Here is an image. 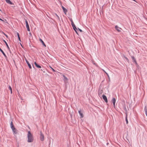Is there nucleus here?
I'll use <instances>...</instances> for the list:
<instances>
[{
    "label": "nucleus",
    "instance_id": "obj_7",
    "mask_svg": "<svg viewBox=\"0 0 147 147\" xmlns=\"http://www.w3.org/2000/svg\"><path fill=\"white\" fill-rule=\"evenodd\" d=\"M71 24L73 28L74 29H76V28H77L76 27L75 24L74 23V22L72 20H71Z\"/></svg>",
    "mask_w": 147,
    "mask_h": 147
},
{
    "label": "nucleus",
    "instance_id": "obj_14",
    "mask_svg": "<svg viewBox=\"0 0 147 147\" xmlns=\"http://www.w3.org/2000/svg\"><path fill=\"white\" fill-rule=\"evenodd\" d=\"M115 28L118 31L120 32V28H119L117 26H115Z\"/></svg>",
    "mask_w": 147,
    "mask_h": 147
},
{
    "label": "nucleus",
    "instance_id": "obj_6",
    "mask_svg": "<svg viewBox=\"0 0 147 147\" xmlns=\"http://www.w3.org/2000/svg\"><path fill=\"white\" fill-rule=\"evenodd\" d=\"M112 102L113 103V106L115 108V103L116 102V100L115 98H113L112 99Z\"/></svg>",
    "mask_w": 147,
    "mask_h": 147
},
{
    "label": "nucleus",
    "instance_id": "obj_19",
    "mask_svg": "<svg viewBox=\"0 0 147 147\" xmlns=\"http://www.w3.org/2000/svg\"><path fill=\"white\" fill-rule=\"evenodd\" d=\"M4 41L5 42V44H6V45L7 46V48L8 49H9V46H8L7 43V42L5 40H4Z\"/></svg>",
    "mask_w": 147,
    "mask_h": 147
},
{
    "label": "nucleus",
    "instance_id": "obj_26",
    "mask_svg": "<svg viewBox=\"0 0 147 147\" xmlns=\"http://www.w3.org/2000/svg\"><path fill=\"white\" fill-rule=\"evenodd\" d=\"M78 30H79L80 32H82V30L81 29H79V28H78Z\"/></svg>",
    "mask_w": 147,
    "mask_h": 147
},
{
    "label": "nucleus",
    "instance_id": "obj_22",
    "mask_svg": "<svg viewBox=\"0 0 147 147\" xmlns=\"http://www.w3.org/2000/svg\"><path fill=\"white\" fill-rule=\"evenodd\" d=\"M9 89L10 90L11 94H12V88H11V87L10 86H9Z\"/></svg>",
    "mask_w": 147,
    "mask_h": 147
},
{
    "label": "nucleus",
    "instance_id": "obj_15",
    "mask_svg": "<svg viewBox=\"0 0 147 147\" xmlns=\"http://www.w3.org/2000/svg\"><path fill=\"white\" fill-rule=\"evenodd\" d=\"M34 63L35 66L38 68H40L41 67V66L40 65H38L36 62H35Z\"/></svg>",
    "mask_w": 147,
    "mask_h": 147
},
{
    "label": "nucleus",
    "instance_id": "obj_11",
    "mask_svg": "<svg viewBox=\"0 0 147 147\" xmlns=\"http://www.w3.org/2000/svg\"><path fill=\"white\" fill-rule=\"evenodd\" d=\"M6 2L10 4L11 5H13V4L11 2V1H10V0H5Z\"/></svg>",
    "mask_w": 147,
    "mask_h": 147
},
{
    "label": "nucleus",
    "instance_id": "obj_31",
    "mask_svg": "<svg viewBox=\"0 0 147 147\" xmlns=\"http://www.w3.org/2000/svg\"><path fill=\"white\" fill-rule=\"evenodd\" d=\"M56 15L57 16L58 18H59V16H58V15H57V14H56Z\"/></svg>",
    "mask_w": 147,
    "mask_h": 147
},
{
    "label": "nucleus",
    "instance_id": "obj_20",
    "mask_svg": "<svg viewBox=\"0 0 147 147\" xmlns=\"http://www.w3.org/2000/svg\"><path fill=\"white\" fill-rule=\"evenodd\" d=\"M102 70L106 73V74L107 75L109 78V77L108 74L103 69H102Z\"/></svg>",
    "mask_w": 147,
    "mask_h": 147
},
{
    "label": "nucleus",
    "instance_id": "obj_3",
    "mask_svg": "<svg viewBox=\"0 0 147 147\" xmlns=\"http://www.w3.org/2000/svg\"><path fill=\"white\" fill-rule=\"evenodd\" d=\"M40 140L41 141H43L44 139V136L41 131L40 132Z\"/></svg>",
    "mask_w": 147,
    "mask_h": 147
},
{
    "label": "nucleus",
    "instance_id": "obj_25",
    "mask_svg": "<svg viewBox=\"0 0 147 147\" xmlns=\"http://www.w3.org/2000/svg\"><path fill=\"white\" fill-rule=\"evenodd\" d=\"M125 59H126V60H127V61H129V60L128 59V58H127V57H125Z\"/></svg>",
    "mask_w": 147,
    "mask_h": 147
},
{
    "label": "nucleus",
    "instance_id": "obj_8",
    "mask_svg": "<svg viewBox=\"0 0 147 147\" xmlns=\"http://www.w3.org/2000/svg\"><path fill=\"white\" fill-rule=\"evenodd\" d=\"M63 77L64 78L63 80L65 82H67L68 81V79L64 75H63Z\"/></svg>",
    "mask_w": 147,
    "mask_h": 147
},
{
    "label": "nucleus",
    "instance_id": "obj_10",
    "mask_svg": "<svg viewBox=\"0 0 147 147\" xmlns=\"http://www.w3.org/2000/svg\"><path fill=\"white\" fill-rule=\"evenodd\" d=\"M62 9H63L64 12L66 14V13L67 12V9H65L63 6H62Z\"/></svg>",
    "mask_w": 147,
    "mask_h": 147
},
{
    "label": "nucleus",
    "instance_id": "obj_21",
    "mask_svg": "<svg viewBox=\"0 0 147 147\" xmlns=\"http://www.w3.org/2000/svg\"><path fill=\"white\" fill-rule=\"evenodd\" d=\"M125 120L126 122V123L127 124L128 123V121L127 120V115H126V117H125Z\"/></svg>",
    "mask_w": 147,
    "mask_h": 147
},
{
    "label": "nucleus",
    "instance_id": "obj_12",
    "mask_svg": "<svg viewBox=\"0 0 147 147\" xmlns=\"http://www.w3.org/2000/svg\"><path fill=\"white\" fill-rule=\"evenodd\" d=\"M102 93V90H99L98 91V95L99 96H100H100Z\"/></svg>",
    "mask_w": 147,
    "mask_h": 147
},
{
    "label": "nucleus",
    "instance_id": "obj_18",
    "mask_svg": "<svg viewBox=\"0 0 147 147\" xmlns=\"http://www.w3.org/2000/svg\"><path fill=\"white\" fill-rule=\"evenodd\" d=\"M40 40L41 42L42 43V44L43 45H44L45 47H46V45L45 44V43L44 42L42 41V40L41 39H40Z\"/></svg>",
    "mask_w": 147,
    "mask_h": 147
},
{
    "label": "nucleus",
    "instance_id": "obj_16",
    "mask_svg": "<svg viewBox=\"0 0 147 147\" xmlns=\"http://www.w3.org/2000/svg\"><path fill=\"white\" fill-rule=\"evenodd\" d=\"M132 58V60L134 61V62H135V63L137 64V62H136V59L133 56H132V57H131Z\"/></svg>",
    "mask_w": 147,
    "mask_h": 147
},
{
    "label": "nucleus",
    "instance_id": "obj_32",
    "mask_svg": "<svg viewBox=\"0 0 147 147\" xmlns=\"http://www.w3.org/2000/svg\"><path fill=\"white\" fill-rule=\"evenodd\" d=\"M0 20H1L2 21H3L2 19H1L0 18Z\"/></svg>",
    "mask_w": 147,
    "mask_h": 147
},
{
    "label": "nucleus",
    "instance_id": "obj_5",
    "mask_svg": "<svg viewBox=\"0 0 147 147\" xmlns=\"http://www.w3.org/2000/svg\"><path fill=\"white\" fill-rule=\"evenodd\" d=\"M102 96L103 99L105 100V102H106L107 103V102L108 100L106 96L105 95H103Z\"/></svg>",
    "mask_w": 147,
    "mask_h": 147
},
{
    "label": "nucleus",
    "instance_id": "obj_28",
    "mask_svg": "<svg viewBox=\"0 0 147 147\" xmlns=\"http://www.w3.org/2000/svg\"><path fill=\"white\" fill-rule=\"evenodd\" d=\"M18 39H19V40H20V41H21V40H20V36L18 37Z\"/></svg>",
    "mask_w": 147,
    "mask_h": 147
},
{
    "label": "nucleus",
    "instance_id": "obj_27",
    "mask_svg": "<svg viewBox=\"0 0 147 147\" xmlns=\"http://www.w3.org/2000/svg\"><path fill=\"white\" fill-rule=\"evenodd\" d=\"M17 35H18V37L20 36H19V33H18H18H17Z\"/></svg>",
    "mask_w": 147,
    "mask_h": 147
},
{
    "label": "nucleus",
    "instance_id": "obj_13",
    "mask_svg": "<svg viewBox=\"0 0 147 147\" xmlns=\"http://www.w3.org/2000/svg\"><path fill=\"white\" fill-rule=\"evenodd\" d=\"M0 51L3 53V55L5 57H6V56L5 53L0 48Z\"/></svg>",
    "mask_w": 147,
    "mask_h": 147
},
{
    "label": "nucleus",
    "instance_id": "obj_1",
    "mask_svg": "<svg viewBox=\"0 0 147 147\" xmlns=\"http://www.w3.org/2000/svg\"><path fill=\"white\" fill-rule=\"evenodd\" d=\"M27 137L28 142H33V136L30 131L28 132Z\"/></svg>",
    "mask_w": 147,
    "mask_h": 147
},
{
    "label": "nucleus",
    "instance_id": "obj_17",
    "mask_svg": "<svg viewBox=\"0 0 147 147\" xmlns=\"http://www.w3.org/2000/svg\"><path fill=\"white\" fill-rule=\"evenodd\" d=\"M78 113L80 114V115L81 116V117H83V114L82 113L81 111H78Z\"/></svg>",
    "mask_w": 147,
    "mask_h": 147
},
{
    "label": "nucleus",
    "instance_id": "obj_24",
    "mask_svg": "<svg viewBox=\"0 0 147 147\" xmlns=\"http://www.w3.org/2000/svg\"><path fill=\"white\" fill-rule=\"evenodd\" d=\"M74 30L76 32V33L77 34H78V32H77V28H76V29H74Z\"/></svg>",
    "mask_w": 147,
    "mask_h": 147
},
{
    "label": "nucleus",
    "instance_id": "obj_9",
    "mask_svg": "<svg viewBox=\"0 0 147 147\" xmlns=\"http://www.w3.org/2000/svg\"><path fill=\"white\" fill-rule=\"evenodd\" d=\"M25 60H26L27 64H28V65L29 66V68L30 69H31L32 67H31V65H30V63H29L28 61L26 59H25Z\"/></svg>",
    "mask_w": 147,
    "mask_h": 147
},
{
    "label": "nucleus",
    "instance_id": "obj_29",
    "mask_svg": "<svg viewBox=\"0 0 147 147\" xmlns=\"http://www.w3.org/2000/svg\"><path fill=\"white\" fill-rule=\"evenodd\" d=\"M29 35L30 36H32V34L31 33V32H29Z\"/></svg>",
    "mask_w": 147,
    "mask_h": 147
},
{
    "label": "nucleus",
    "instance_id": "obj_33",
    "mask_svg": "<svg viewBox=\"0 0 147 147\" xmlns=\"http://www.w3.org/2000/svg\"><path fill=\"white\" fill-rule=\"evenodd\" d=\"M5 35L7 37V35Z\"/></svg>",
    "mask_w": 147,
    "mask_h": 147
},
{
    "label": "nucleus",
    "instance_id": "obj_2",
    "mask_svg": "<svg viewBox=\"0 0 147 147\" xmlns=\"http://www.w3.org/2000/svg\"><path fill=\"white\" fill-rule=\"evenodd\" d=\"M10 126L12 130L13 134L14 135L17 134L18 133V130L14 127L12 121H11L10 123Z\"/></svg>",
    "mask_w": 147,
    "mask_h": 147
},
{
    "label": "nucleus",
    "instance_id": "obj_4",
    "mask_svg": "<svg viewBox=\"0 0 147 147\" xmlns=\"http://www.w3.org/2000/svg\"><path fill=\"white\" fill-rule=\"evenodd\" d=\"M26 22V28L27 29V30L28 31H30V29L29 28V26L28 23V21L27 20H26L25 21Z\"/></svg>",
    "mask_w": 147,
    "mask_h": 147
},
{
    "label": "nucleus",
    "instance_id": "obj_23",
    "mask_svg": "<svg viewBox=\"0 0 147 147\" xmlns=\"http://www.w3.org/2000/svg\"><path fill=\"white\" fill-rule=\"evenodd\" d=\"M50 67L52 69V70H53V71L54 72H55V70L53 69V68H52L51 66H50Z\"/></svg>",
    "mask_w": 147,
    "mask_h": 147
},
{
    "label": "nucleus",
    "instance_id": "obj_30",
    "mask_svg": "<svg viewBox=\"0 0 147 147\" xmlns=\"http://www.w3.org/2000/svg\"><path fill=\"white\" fill-rule=\"evenodd\" d=\"M146 114L147 116V111H146Z\"/></svg>",
    "mask_w": 147,
    "mask_h": 147
}]
</instances>
